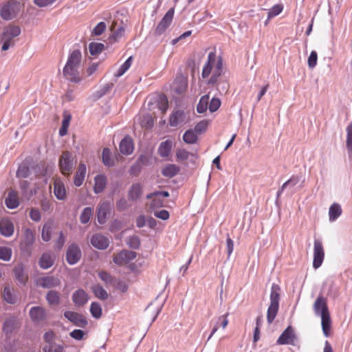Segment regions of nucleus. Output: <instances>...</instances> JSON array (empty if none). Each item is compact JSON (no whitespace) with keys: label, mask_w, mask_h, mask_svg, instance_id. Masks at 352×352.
Listing matches in <instances>:
<instances>
[{"label":"nucleus","mask_w":352,"mask_h":352,"mask_svg":"<svg viewBox=\"0 0 352 352\" xmlns=\"http://www.w3.org/2000/svg\"><path fill=\"white\" fill-rule=\"evenodd\" d=\"M283 10V6L279 4L274 6L267 13V19H270L278 15Z\"/></svg>","instance_id":"54"},{"label":"nucleus","mask_w":352,"mask_h":352,"mask_svg":"<svg viewBox=\"0 0 352 352\" xmlns=\"http://www.w3.org/2000/svg\"><path fill=\"white\" fill-rule=\"evenodd\" d=\"M106 29V24L104 22H100L93 30L95 35L102 34Z\"/></svg>","instance_id":"63"},{"label":"nucleus","mask_w":352,"mask_h":352,"mask_svg":"<svg viewBox=\"0 0 352 352\" xmlns=\"http://www.w3.org/2000/svg\"><path fill=\"white\" fill-rule=\"evenodd\" d=\"M54 194L59 200H65L66 199L65 187L60 179H56L54 182Z\"/></svg>","instance_id":"16"},{"label":"nucleus","mask_w":352,"mask_h":352,"mask_svg":"<svg viewBox=\"0 0 352 352\" xmlns=\"http://www.w3.org/2000/svg\"><path fill=\"white\" fill-rule=\"evenodd\" d=\"M223 74V63L221 58L217 59L216 54L210 52L208 56L207 62L205 63L201 77L203 78H208L210 74V78L208 80V85H215L218 83L219 78Z\"/></svg>","instance_id":"1"},{"label":"nucleus","mask_w":352,"mask_h":352,"mask_svg":"<svg viewBox=\"0 0 352 352\" xmlns=\"http://www.w3.org/2000/svg\"><path fill=\"white\" fill-rule=\"evenodd\" d=\"M116 208L120 211H123L129 208L127 200L125 198L120 199L116 203Z\"/></svg>","instance_id":"62"},{"label":"nucleus","mask_w":352,"mask_h":352,"mask_svg":"<svg viewBox=\"0 0 352 352\" xmlns=\"http://www.w3.org/2000/svg\"><path fill=\"white\" fill-rule=\"evenodd\" d=\"M14 231L13 223L8 218L0 220V233L6 237L11 236Z\"/></svg>","instance_id":"15"},{"label":"nucleus","mask_w":352,"mask_h":352,"mask_svg":"<svg viewBox=\"0 0 352 352\" xmlns=\"http://www.w3.org/2000/svg\"><path fill=\"white\" fill-rule=\"evenodd\" d=\"M64 316L78 327H85L87 324L85 318L77 312L67 311L64 313Z\"/></svg>","instance_id":"11"},{"label":"nucleus","mask_w":352,"mask_h":352,"mask_svg":"<svg viewBox=\"0 0 352 352\" xmlns=\"http://www.w3.org/2000/svg\"><path fill=\"white\" fill-rule=\"evenodd\" d=\"M12 251L10 248L0 247V259L9 261L12 257Z\"/></svg>","instance_id":"48"},{"label":"nucleus","mask_w":352,"mask_h":352,"mask_svg":"<svg viewBox=\"0 0 352 352\" xmlns=\"http://www.w3.org/2000/svg\"><path fill=\"white\" fill-rule=\"evenodd\" d=\"M38 284L43 288H53L59 286L60 281L54 276H46L41 278L38 280Z\"/></svg>","instance_id":"18"},{"label":"nucleus","mask_w":352,"mask_h":352,"mask_svg":"<svg viewBox=\"0 0 352 352\" xmlns=\"http://www.w3.org/2000/svg\"><path fill=\"white\" fill-rule=\"evenodd\" d=\"M296 336L292 327L289 326L285 329L281 335L278 338L276 343L279 345L291 344L295 345Z\"/></svg>","instance_id":"8"},{"label":"nucleus","mask_w":352,"mask_h":352,"mask_svg":"<svg viewBox=\"0 0 352 352\" xmlns=\"http://www.w3.org/2000/svg\"><path fill=\"white\" fill-rule=\"evenodd\" d=\"M75 166L72 155L69 151L62 153L59 159V168L63 175H70Z\"/></svg>","instance_id":"4"},{"label":"nucleus","mask_w":352,"mask_h":352,"mask_svg":"<svg viewBox=\"0 0 352 352\" xmlns=\"http://www.w3.org/2000/svg\"><path fill=\"white\" fill-rule=\"evenodd\" d=\"M81 58L82 54L80 51L79 50H74L70 53L65 65L80 68Z\"/></svg>","instance_id":"19"},{"label":"nucleus","mask_w":352,"mask_h":352,"mask_svg":"<svg viewBox=\"0 0 352 352\" xmlns=\"http://www.w3.org/2000/svg\"><path fill=\"white\" fill-rule=\"evenodd\" d=\"M185 120V113L183 111L178 110L173 112L170 116L169 124L171 126H177L184 123Z\"/></svg>","instance_id":"22"},{"label":"nucleus","mask_w":352,"mask_h":352,"mask_svg":"<svg viewBox=\"0 0 352 352\" xmlns=\"http://www.w3.org/2000/svg\"><path fill=\"white\" fill-rule=\"evenodd\" d=\"M126 254V253H125L124 250L116 254L113 256V262L119 265H123L126 264L128 263V261L126 258L127 256Z\"/></svg>","instance_id":"43"},{"label":"nucleus","mask_w":352,"mask_h":352,"mask_svg":"<svg viewBox=\"0 0 352 352\" xmlns=\"http://www.w3.org/2000/svg\"><path fill=\"white\" fill-rule=\"evenodd\" d=\"M300 182V177L298 176H292L289 180L285 182L277 192V197H279L283 192L285 188L289 186L291 188L295 186Z\"/></svg>","instance_id":"35"},{"label":"nucleus","mask_w":352,"mask_h":352,"mask_svg":"<svg viewBox=\"0 0 352 352\" xmlns=\"http://www.w3.org/2000/svg\"><path fill=\"white\" fill-rule=\"evenodd\" d=\"M342 214V208L338 204H333L329 210V217L330 221H334Z\"/></svg>","instance_id":"32"},{"label":"nucleus","mask_w":352,"mask_h":352,"mask_svg":"<svg viewBox=\"0 0 352 352\" xmlns=\"http://www.w3.org/2000/svg\"><path fill=\"white\" fill-rule=\"evenodd\" d=\"M321 325L324 336L325 337H329L330 336L331 328V320L329 314L321 316Z\"/></svg>","instance_id":"30"},{"label":"nucleus","mask_w":352,"mask_h":352,"mask_svg":"<svg viewBox=\"0 0 352 352\" xmlns=\"http://www.w3.org/2000/svg\"><path fill=\"white\" fill-rule=\"evenodd\" d=\"M157 102L159 109L161 110L163 113H165L168 107L166 97L164 95H160L159 96Z\"/></svg>","instance_id":"50"},{"label":"nucleus","mask_w":352,"mask_h":352,"mask_svg":"<svg viewBox=\"0 0 352 352\" xmlns=\"http://www.w3.org/2000/svg\"><path fill=\"white\" fill-rule=\"evenodd\" d=\"M318 54L316 51H312L308 58L307 63L309 68L313 69L317 64Z\"/></svg>","instance_id":"59"},{"label":"nucleus","mask_w":352,"mask_h":352,"mask_svg":"<svg viewBox=\"0 0 352 352\" xmlns=\"http://www.w3.org/2000/svg\"><path fill=\"white\" fill-rule=\"evenodd\" d=\"M21 34V28L16 25H8L4 28L0 35V42L3 43L1 50L7 51L10 47L14 45V38L19 36Z\"/></svg>","instance_id":"3"},{"label":"nucleus","mask_w":352,"mask_h":352,"mask_svg":"<svg viewBox=\"0 0 352 352\" xmlns=\"http://www.w3.org/2000/svg\"><path fill=\"white\" fill-rule=\"evenodd\" d=\"M176 157L177 160L184 161L188 160L190 157L196 159L197 156L184 148H179L176 151Z\"/></svg>","instance_id":"39"},{"label":"nucleus","mask_w":352,"mask_h":352,"mask_svg":"<svg viewBox=\"0 0 352 352\" xmlns=\"http://www.w3.org/2000/svg\"><path fill=\"white\" fill-rule=\"evenodd\" d=\"M24 241L27 245H32L34 241L33 232L30 229H26L24 233Z\"/></svg>","instance_id":"57"},{"label":"nucleus","mask_w":352,"mask_h":352,"mask_svg":"<svg viewBox=\"0 0 352 352\" xmlns=\"http://www.w3.org/2000/svg\"><path fill=\"white\" fill-rule=\"evenodd\" d=\"M82 252L80 247L76 243H72L66 252V260L69 265L77 263L81 258Z\"/></svg>","instance_id":"6"},{"label":"nucleus","mask_w":352,"mask_h":352,"mask_svg":"<svg viewBox=\"0 0 352 352\" xmlns=\"http://www.w3.org/2000/svg\"><path fill=\"white\" fill-rule=\"evenodd\" d=\"M85 164L80 163L78 167V170L76 173L74 184L76 186H80L82 184L86 174Z\"/></svg>","instance_id":"25"},{"label":"nucleus","mask_w":352,"mask_h":352,"mask_svg":"<svg viewBox=\"0 0 352 352\" xmlns=\"http://www.w3.org/2000/svg\"><path fill=\"white\" fill-rule=\"evenodd\" d=\"M15 327V320L13 318L7 319L3 327V331L8 335L12 333Z\"/></svg>","instance_id":"49"},{"label":"nucleus","mask_w":352,"mask_h":352,"mask_svg":"<svg viewBox=\"0 0 352 352\" xmlns=\"http://www.w3.org/2000/svg\"><path fill=\"white\" fill-rule=\"evenodd\" d=\"M90 312L95 318H100L102 316V308L99 303L92 302L90 306Z\"/></svg>","instance_id":"46"},{"label":"nucleus","mask_w":352,"mask_h":352,"mask_svg":"<svg viewBox=\"0 0 352 352\" xmlns=\"http://www.w3.org/2000/svg\"><path fill=\"white\" fill-rule=\"evenodd\" d=\"M63 73L65 78L72 82L78 83L81 81L82 78L78 67L65 65Z\"/></svg>","instance_id":"10"},{"label":"nucleus","mask_w":352,"mask_h":352,"mask_svg":"<svg viewBox=\"0 0 352 352\" xmlns=\"http://www.w3.org/2000/svg\"><path fill=\"white\" fill-rule=\"evenodd\" d=\"M46 300L50 305H58L60 302L59 293L54 290L50 291L47 294Z\"/></svg>","instance_id":"37"},{"label":"nucleus","mask_w":352,"mask_h":352,"mask_svg":"<svg viewBox=\"0 0 352 352\" xmlns=\"http://www.w3.org/2000/svg\"><path fill=\"white\" fill-rule=\"evenodd\" d=\"M0 16L4 20H10L15 16L14 8L11 4L3 6L0 10Z\"/></svg>","instance_id":"27"},{"label":"nucleus","mask_w":352,"mask_h":352,"mask_svg":"<svg viewBox=\"0 0 352 352\" xmlns=\"http://www.w3.org/2000/svg\"><path fill=\"white\" fill-rule=\"evenodd\" d=\"M209 99L210 97L208 94L204 95L200 98V100L197 106V111L198 113H203L207 110L209 105Z\"/></svg>","instance_id":"36"},{"label":"nucleus","mask_w":352,"mask_h":352,"mask_svg":"<svg viewBox=\"0 0 352 352\" xmlns=\"http://www.w3.org/2000/svg\"><path fill=\"white\" fill-rule=\"evenodd\" d=\"M128 245L133 249H138L140 245V241L138 236H132L128 239Z\"/></svg>","instance_id":"58"},{"label":"nucleus","mask_w":352,"mask_h":352,"mask_svg":"<svg viewBox=\"0 0 352 352\" xmlns=\"http://www.w3.org/2000/svg\"><path fill=\"white\" fill-rule=\"evenodd\" d=\"M88 295L83 289H78L72 295V300L75 306L80 307L88 301Z\"/></svg>","instance_id":"17"},{"label":"nucleus","mask_w":352,"mask_h":352,"mask_svg":"<svg viewBox=\"0 0 352 352\" xmlns=\"http://www.w3.org/2000/svg\"><path fill=\"white\" fill-rule=\"evenodd\" d=\"M6 206L10 209H14L19 205L17 192L14 190L9 192L8 197L5 200Z\"/></svg>","instance_id":"26"},{"label":"nucleus","mask_w":352,"mask_h":352,"mask_svg":"<svg viewBox=\"0 0 352 352\" xmlns=\"http://www.w3.org/2000/svg\"><path fill=\"white\" fill-rule=\"evenodd\" d=\"M90 243L95 248L105 250L109 245V239L101 234H96L91 238Z\"/></svg>","instance_id":"13"},{"label":"nucleus","mask_w":352,"mask_h":352,"mask_svg":"<svg viewBox=\"0 0 352 352\" xmlns=\"http://www.w3.org/2000/svg\"><path fill=\"white\" fill-rule=\"evenodd\" d=\"M120 151L124 155H130L133 151V143L132 139L126 136L120 143Z\"/></svg>","instance_id":"21"},{"label":"nucleus","mask_w":352,"mask_h":352,"mask_svg":"<svg viewBox=\"0 0 352 352\" xmlns=\"http://www.w3.org/2000/svg\"><path fill=\"white\" fill-rule=\"evenodd\" d=\"M220 105V100L217 98H212L208 105V109L210 112H214L219 108Z\"/></svg>","instance_id":"61"},{"label":"nucleus","mask_w":352,"mask_h":352,"mask_svg":"<svg viewBox=\"0 0 352 352\" xmlns=\"http://www.w3.org/2000/svg\"><path fill=\"white\" fill-rule=\"evenodd\" d=\"M29 168L25 164L21 165L17 171H16V176L17 177H23L26 178L29 175Z\"/></svg>","instance_id":"56"},{"label":"nucleus","mask_w":352,"mask_h":352,"mask_svg":"<svg viewBox=\"0 0 352 352\" xmlns=\"http://www.w3.org/2000/svg\"><path fill=\"white\" fill-rule=\"evenodd\" d=\"M174 16V8H172L170 10H168V12L166 13V14L164 16L160 23L157 25V26L155 28V34L156 35H161L169 27L173 19Z\"/></svg>","instance_id":"7"},{"label":"nucleus","mask_w":352,"mask_h":352,"mask_svg":"<svg viewBox=\"0 0 352 352\" xmlns=\"http://www.w3.org/2000/svg\"><path fill=\"white\" fill-rule=\"evenodd\" d=\"M280 291V287L277 284L273 283L270 292V305L267 311V320L269 324L274 321L278 311Z\"/></svg>","instance_id":"2"},{"label":"nucleus","mask_w":352,"mask_h":352,"mask_svg":"<svg viewBox=\"0 0 352 352\" xmlns=\"http://www.w3.org/2000/svg\"><path fill=\"white\" fill-rule=\"evenodd\" d=\"M180 170V168L175 165L169 164L166 165L162 170L163 176L171 178L176 175Z\"/></svg>","instance_id":"29"},{"label":"nucleus","mask_w":352,"mask_h":352,"mask_svg":"<svg viewBox=\"0 0 352 352\" xmlns=\"http://www.w3.org/2000/svg\"><path fill=\"white\" fill-rule=\"evenodd\" d=\"M4 300L8 303L13 304L15 302V297L12 294L11 289L9 287H5L3 292Z\"/></svg>","instance_id":"52"},{"label":"nucleus","mask_w":352,"mask_h":352,"mask_svg":"<svg viewBox=\"0 0 352 352\" xmlns=\"http://www.w3.org/2000/svg\"><path fill=\"white\" fill-rule=\"evenodd\" d=\"M172 148V141L167 140L162 142L158 148V153L161 157H167L169 155Z\"/></svg>","instance_id":"31"},{"label":"nucleus","mask_w":352,"mask_h":352,"mask_svg":"<svg viewBox=\"0 0 352 352\" xmlns=\"http://www.w3.org/2000/svg\"><path fill=\"white\" fill-rule=\"evenodd\" d=\"M111 32L112 33V37L115 41L122 37L124 32V29L122 26H118L116 28V23H113L111 28Z\"/></svg>","instance_id":"42"},{"label":"nucleus","mask_w":352,"mask_h":352,"mask_svg":"<svg viewBox=\"0 0 352 352\" xmlns=\"http://www.w3.org/2000/svg\"><path fill=\"white\" fill-rule=\"evenodd\" d=\"M111 204L109 201L100 204L97 210V219L100 224H104L107 220V216L110 212Z\"/></svg>","instance_id":"14"},{"label":"nucleus","mask_w":352,"mask_h":352,"mask_svg":"<svg viewBox=\"0 0 352 352\" xmlns=\"http://www.w3.org/2000/svg\"><path fill=\"white\" fill-rule=\"evenodd\" d=\"M71 116H66L64 117L63 121H62V126L60 129H59V135L60 136H65L67 133V129L69 125Z\"/></svg>","instance_id":"51"},{"label":"nucleus","mask_w":352,"mask_h":352,"mask_svg":"<svg viewBox=\"0 0 352 352\" xmlns=\"http://www.w3.org/2000/svg\"><path fill=\"white\" fill-rule=\"evenodd\" d=\"M132 64V57L130 56L127 60L120 67L117 73L115 74L116 77L122 76L131 67Z\"/></svg>","instance_id":"45"},{"label":"nucleus","mask_w":352,"mask_h":352,"mask_svg":"<svg viewBox=\"0 0 352 352\" xmlns=\"http://www.w3.org/2000/svg\"><path fill=\"white\" fill-rule=\"evenodd\" d=\"M15 279L21 284H25L28 276L24 272V266L22 263L17 264L13 270Z\"/></svg>","instance_id":"20"},{"label":"nucleus","mask_w":352,"mask_h":352,"mask_svg":"<svg viewBox=\"0 0 352 352\" xmlns=\"http://www.w3.org/2000/svg\"><path fill=\"white\" fill-rule=\"evenodd\" d=\"M324 258V251L322 243L319 239H315L314 243L313 267L318 269L321 266Z\"/></svg>","instance_id":"5"},{"label":"nucleus","mask_w":352,"mask_h":352,"mask_svg":"<svg viewBox=\"0 0 352 352\" xmlns=\"http://www.w3.org/2000/svg\"><path fill=\"white\" fill-rule=\"evenodd\" d=\"M89 50L91 55H97L104 50V45L101 43H91L89 45Z\"/></svg>","instance_id":"44"},{"label":"nucleus","mask_w":352,"mask_h":352,"mask_svg":"<svg viewBox=\"0 0 352 352\" xmlns=\"http://www.w3.org/2000/svg\"><path fill=\"white\" fill-rule=\"evenodd\" d=\"M313 309L316 316L320 317L323 315L329 314L327 307V299L321 294H320L315 300Z\"/></svg>","instance_id":"9"},{"label":"nucleus","mask_w":352,"mask_h":352,"mask_svg":"<svg viewBox=\"0 0 352 352\" xmlns=\"http://www.w3.org/2000/svg\"><path fill=\"white\" fill-rule=\"evenodd\" d=\"M43 352H63V348L55 344H46L43 348Z\"/></svg>","instance_id":"55"},{"label":"nucleus","mask_w":352,"mask_h":352,"mask_svg":"<svg viewBox=\"0 0 352 352\" xmlns=\"http://www.w3.org/2000/svg\"><path fill=\"white\" fill-rule=\"evenodd\" d=\"M142 193V186L140 183H135L132 184L129 192L128 197L131 201H136L139 199Z\"/></svg>","instance_id":"23"},{"label":"nucleus","mask_w":352,"mask_h":352,"mask_svg":"<svg viewBox=\"0 0 352 352\" xmlns=\"http://www.w3.org/2000/svg\"><path fill=\"white\" fill-rule=\"evenodd\" d=\"M53 223L52 221H47L43 225L42 229L41 236L44 241H49L51 239V234L52 230Z\"/></svg>","instance_id":"34"},{"label":"nucleus","mask_w":352,"mask_h":352,"mask_svg":"<svg viewBox=\"0 0 352 352\" xmlns=\"http://www.w3.org/2000/svg\"><path fill=\"white\" fill-rule=\"evenodd\" d=\"M208 125V122L207 120H201L196 124L195 131L196 133H202L206 131Z\"/></svg>","instance_id":"60"},{"label":"nucleus","mask_w":352,"mask_h":352,"mask_svg":"<svg viewBox=\"0 0 352 352\" xmlns=\"http://www.w3.org/2000/svg\"><path fill=\"white\" fill-rule=\"evenodd\" d=\"M93 210L90 207L85 208L80 214V221L82 223L85 224L89 222L91 216L92 215Z\"/></svg>","instance_id":"47"},{"label":"nucleus","mask_w":352,"mask_h":352,"mask_svg":"<svg viewBox=\"0 0 352 352\" xmlns=\"http://www.w3.org/2000/svg\"><path fill=\"white\" fill-rule=\"evenodd\" d=\"M94 191L95 193L98 194L102 192L107 185V178L103 175H98L94 178Z\"/></svg>","instance_id":"24"},{"label":"nucleus","mask_w":352,"mask_h":352,"mask_svg":"<svg viewBox=\"0 0 352 352\" xmlns=\"http://www.w3.org/2000/svg\"><path fill=\"white\" fill-rule=\"evenodd\" d=\"M346 148L349 156H352V122L346 127Z\"/></svg>","instance_id":"40"},{"label":"nucleus","mask_w":352,"mask_h":352,"mask_svg":"<svg viewBox=\"0 0 352 352\" xmlns=\"http://www.w3.org/2000/svg\"><path fill=\"white\" fill-rule=\"evenodd\" d=\"M91 290L96 297L100 300H107L109 297L107 292L99 285L92 286Z\"/></svg>","instance_id":"33"},{"label":"nucleus","mask_w":352,"mask_h":352,"mask_svg":"<svg viewBox=\"0 0 352 352\" xmlns=\"http://www.w3.org/2000/svg\"><path fill=\"white\" fill-rule=\"evenodd\" d=\"M102 162L105 166H113L114 165V160L111 157L110 150L104 148L102 154Z\"/></svg>","instance_id":"41"},{"label":"nucleus","mask_w":352,"mask_h":352,"mask_svg":"<svg viewBox=\"0 0 352 352\" xmlns=\"http://www.w3.org/2000/svg\"><path fill=\"white\" fill-rule=\"evenodd\" d=\"M30 217L34 221H39L41 219V214L40 211L36 208L31 209L30 212Z\"/></svg>","instance_id":"64"},{"label":"nucleus","mask_w":352,"mask_h":352,"mask_svg":"<svg viewBox=\"0 0 352 352\" xmlns=\"http://www.w3.org/2000/svg\"><path fill=\"white\" fill-rule=\"evenodd\" d=\"M29 314L31 320L35 323L41 322L47 318V312L45 309L40 306L32 307Z\"/></svg>","instance_id":"12"},{"label":"nucleus","mask_w":352,"mask_h":352,"mask_svg":"<svg viewBox=\"0 0 352 352\" xmlns=\"http://www.w3.org/2000/svg\"><path fill=\"white\" fill-rule=\"evenodd\" d=\"M196 133H197L195 130H187L183 135V140L187 144L195 143L197 140V135Z\"/></svg>","instance_id":"38"},{"label":"nucleus","mask_w":352,"mask_h":352,"mask_svg":"<svg viewBox=\"0 0 352 352\" xmlns=\"http://www.w3.org/2000/svg\"><path fill=\"white\" fill-rule=\"evenodd\" d=\"M54 262V257L50 253H44L39 260V265L42 269L46 270L52 267Z\"/></svg>","instance_id":"28"},{"label":"nucleus","mask_w":352,"mask_h":352,"mask_svg":"<svg viewBox=\"0 0 352 352\" xmlns=\"http://www.w3.org/2000/svg\"><path fill=\"white\" fill-rule=\"evenodd\" d=\"M228 314L222 315L219 317H218L214 322V325H217V329L221 327L223 329H225L228 324Z\"/></svg>","instance_id":"53"}]
</instances>
